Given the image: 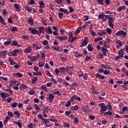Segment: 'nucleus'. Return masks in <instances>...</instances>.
Here are the masks:
<instances>
[{"mask_svg": "<svg viewBox=\"0 0 128 128\" xmlns=\"http://www.w3.org/2000/svg\"><path fill=\"white\" fill-rule=\"evenodd\" d=\"M42 44H44V46H48V40H44L42 42Z\"/></svg>", "mask_w": 128, "mask_h": 128, "instance_id": "obj_42", "label": "nucleus"}, {"mask_svg": "<svg viewBox=\"0 0 128 128\" xmlns=\"http://www.w3.org/2000/svg\"><path fill=\"white\" fill-rule=\"evenodd\" d=\"M11 32H16L18 30V28L14 26L10 29Z\"/></svg>", "mask_w": 128, "mask_h": 128, "instance_id": "obj_41", "label": "nucleus"}, {"mask_svg": "<svg viewBox=\"0 0 128 128\" xmlns=\"http://www.w3.org/2000/svg\"><path fill=\"white\" fill-rule=\"evenodd\" d=\"M14 52H16V54H22V50L18 49L14 50H13Z\"/></svg>", "mask_w": 128, "mask_h": 128, "instance_id": "obj_36", "label": "nucleus"}, {"mask_svg": "<svg viewBox=\"0 0 128 128\" xmlns=\"http://www.w3.org/2000/svg\"><path fill=\"white\" fill-rule=\"evenodd\" d=\"M12 42V40L9 38L6 42H4V46H8V44H10Z\"/></svg>", "mask_w": 128, "mask_h": 128, "instance_id": "obj_7", "label": "nucleus"}, {"mask_svg": "<svg viewBox=\"0 0 128 128\" xmlns=\"http://www.w3.org/2000/svg\"><path fill=\"white\" fill-rule=\"evenodd\" d=\"M65 106H66V108H68V106H70V101H68L66 104L65 105Z\"/></svg>", "mask_w": 128, "mask_h": 128, "instance_id": "obj_56", "label": "nucleus"}, {"mask_svg": "<svg viewBox=\"0 0 128 128\" xmlns=\"http://www.w3.org/2000/svg\"><path fill=\"white\" fill-rule=\"evenodd\" d=\"M102 52H108V50L106 48L102 47Z\"/></svg>", "mask_w": 128, "mask_h": 128, "instance_id": "obj_49", "label": "nucleus"}, {"mask_svg": "<svg viewBox=\"0 0 128 128\" xmlns=\"http://www.w3.org/2000/svg\"><path fill=\"white\" fill-rule=\"evenodd\" d=\"M6 51L0 52V56H6Z\"/></svg>", "mask_w": 128, "mask_h": 128, "instance_id": "obj_14", "label": "nucleus"}, {"mask_svg": "<svg viewBox=\"0 0 128 128\" xmlns=\"http://www.w3.org/2000/svg\"><path fill=\"white\" fill-rule=\"evenodd\" d=\"M108 24L112 28H114V24L112 21H108Z\"/></svg>", "mask_w": 128, "mask_h": 128, "instance_id": "obj_32", "label": "nucleus"}, {"mask_svg": "<svg viewBox=\"0 0 128 128\" xmlns=\"http://www.w3.org/2000/svg\"><path fill=\"white\" fill-rule=\"evenodd\" d=\"M76 95L74 94L73 96H72V98H70V100L72 102H74V98L76 100Z\"/></svg>", "mask_w": 128, "mask_h": 128, "instance_id": "obj_55", "label": "nucleus"}, {"mask_svg": "<svg viewBox=\"0 0 128 128\" xmlns=\"http://www.w3.org/2000/svg\"><path fill=\"white\" fill-rule=\"evenodd\" d=\"M60 72H64L66 70V68H64V67H61L59 68Z\"/></svg>", "mask_w": 128, "mask_h": 128, "instance_id": "obj_44", "label": "nucleus"}, {"mask_svg": "<svg viewBox=\"0 0 128 128\" xmlns=\"http://www.w3.org/2000/svg\"><path fill=\"white\" fill-rule=\"evenodd\" d=\"M31 34H36V30L32 29L31 30Z\"/></svg>", "mask_w": 128, "mask_h": 128, "instance_id": "obj_53", "label": "nucleus"}, {"mask_svg": "<svg viewBox=\"0 0 128 128\" xmlns=\"http://www.w3.org/2000/svg\"><path fill=\"white\" fill-rule=\"evenodd\" d=\"M11 46H22L21 45L18 44V42L16 41H12Z\"/></svg>", "mask_w": 128, "mask_h": 128, "instance_id": "obj_8", "label": "nucleus"}, {"mask_svg": "<svg viewBox=\"0 0 128 128\" xmlns=\"http://www.w3.org/2000/svg\"><path fill=\"white\" fill-rule=\"evenodd\" d=\"M88 44V37H85L83 42H82L81 44L80 45V48L83 46H86Z\"/></svg>", "mask_w": 128, "mask_h": 128, "instance_id": "obj_2", "label": "nucleus"}, {"mask_svg": "<svg viewBox=\"0 0 128 128\" xmlns=\"http://www.w3.org/2000/svg\"><path fill=\"white\" fill-rule=\"evenodd\" d=\"M121 36H122V38H124L126 36V32H124V31L121 30Z\"/></svg>", "mask_w": 128, "mask_h": 128, "instance_id": "obj_27", "label": "nucleus"}, {"mask_svg": "<svg viewBox=\"0 0 128 128\" xmlns=\"http://www.w3.org/2000/svg\"><path fill=\"white\" fill-rule=\"evenodd\" d=\"M108 110H112V105L110 104V102H108Z\"/></svg>", "mask_w": 128, "mask_h": 128, "instance_id": "obj_37", "label": "nucleus"}, {"mask_svg": "<svg viewBox=\"0 0 128 128\" xmlns=\"http://www.w3.org/2000/svg\"><path fill=\"white\" fill-rule=\"evenodd\" d=\"M0 22L2 24H4V26H6V24L4 21V18L2 16L0 15Z\"/></svg>", "mask_w": 128, "mask_h": 128, "instance_id": "obj_12", "label": "nucleus"}, {"mask_svg": "<svg viewBox=\"0 0 128 128\" xmlns=\"http://www.w3.org/2000/svg\"><path fill=\"white\" fill-rule=\"evenodd\" d=\"M18 102H14L11 104V106L12 108H16V106H18Z\"/></svg>", "mask_w": 128, "mask_h": 128, "instance_id": "obj_26", "label": "nucleus"}, {"mask_svg": "<svg viewBox=\"0 0 128 128\" xmlns=\"http://www.w3.org/2000/svg\"><path fill=\"white\" fill-rule=\"evenodd\" d=\"M99 106L100 107V112H106L108 110V106L104 103H100Z\"/></svg>", "mask_w": 128, "mask_h": 128, "instance_id": "obj_1", "label": "nucleus"}, {"mask_svg": "<svg viewBox=\"0 0 128 128\" xmlns=\"http://www.w3.org/2000/svg\"><path fill=\"white\" fill-rule=\"evenodd\" d=\"M12 98H10V97H8L7 99H6V102H8V104L10 103V102H12Z\"/></svg>", "mask_w": 128, "mask_h": 128, "instance_id": "obj_52", "label": "nucleus"}, {"mask_svg": "<svg viewBox=\"0 0 128 128\" xmlns=\"http://www.w3.org/2000/svg\"><path fill=\"white\" fill-rule=\"evenodd\" d=\"M78 105H76L75 106H72L71 108V110H74V111H76V110H78Z\"/></svg>", "mask_w": 128, "mask_h": 128, "instance_id": "obj_23", "label": "nucleus"}, {"mask_svg": "<svg viewBox=\"0 0 128 128\" xmlns=\"http://www.w3.org/2000/svg\"><path fill=\"white\" fill-rule=\"evenodd\" d=\"M82 108L85 112H90V110H88V107H84L83 106L82 107Z\"/></svg>", "mask_w": 128, "mask_h": 128, "instance_id": "obj_17", "label": "nucleus"}, {"mask_svg": "<svg viewBox=\"0 0 128 128\" xmlns=\"http://www.w3.org/2000/svg\"><path fill=\"white\" fill-rule=\"evenodd\" d=\"M52 48H54V50H56L58 52H62V48L60 46H52Z\"/></svg>", "mask_w": 128, "mask_h": 128, "instance_id": "obj_3", "label": "nucleus"}, {"mask_svg": "<svg viewBox=\"0 0 128 128\" xmlns=\"http://www.w3.org/2000/svg\"><path fill=\"white\" fill-rule=\"evenodd\" d=\"M33 48H36V50H40V48H42V46L40 44H33Z\"/></svg>", "mask_w": 128, "mask_h": 128, "instance_id": "obj_9", "label": "nucleus"}, {"mask_svg": "<svg viewBox=\"0 0 128 128\" xmlns=\"http://www.w3.org/2000/svg\"><path fill=\"white\" fill-rule=\"evenodd\" d=\"M26 10H28V12H32V8H30V6H26Z\"/></svg>", "mask_w": 128, "mask_h": 128, "instance_id": "obj_58", "label": "nucleus"}, {"mask_svg": "<svg viewBox=\"0 0 128 128\" xmlns=\"http://www.w3.org/2000/svg\"><path fill=\"white\" fill-rule=\"evenodd\" d=\"M32 48L31 47H28L27 48H26L24 52H26V54H29V52H31L32 50Z\"/></svg>", "mask_w": 128, "mask_h": 128, "instance_id": "obj_10", "label": "nucleus"}, {"mask_svg": "<svg viewBox=\"0 0 128 128\" xmlns=\"http://www.w3.org/2000/svg\"><path fill=\"white\" fill-rule=\"evenodd\" d=\"M50 124V122H46V124H45L46 126H47V128H50V126H52V124Z\"/></svg>", "mask_w": 128, "mask_h": 128, "instance_id": "obj_57", "label": "nucleus"}, {"mask_svg": "<svg viewBox=\"0 0 128 128\" xmlns=\"http://www.w3.org/2000/svg\"><path fill=\"white\" fill-rule=\"evenodd\" d=\"M58 16H59V18L62 19V18L64 16V14H62V12H59L58 14Z\"/></svg>", "mask_w": 128, "mask_h": 128, "instance_id": "obj_60", "label": "nucleus"}, {"mask_svg": "<svg viewBox=\"0 0 128 128\" xmlns=\"http://www.w3.org/2000/svg\"><path fill=\"white\" fill-rule=\"evenodd\" d=\"M8 114L9 116H10V118H14V113H12V112H8Z\"/></svg>", "mask_w": 128, "mask_h": 128, "instance_id": "obj_46", "label": "nucleus"}, {"mask_svg": "<svg viewBox=\"0 0 128 128\" xmlns=\"http://www.w3.org/2000/svg\"><path fill=\"white\" fill-rule=\"evenodd\" d=\"M78 86V83L76 82H74L72 84L71 86H74V87H76Z\"/></svg>", "mask_w": 128, "mask_h": 128, "instance_id": "obj_64", "label": "nucleus"}, {"mask_svg": "<svg viewBox=\"0 0 128 128\" xmlns=\"http://www.w3.org/2000/svg\"><path fill=\"white\" fill-rule=\"evenodd\" d=\"M38 4H40V8H44V5L46 4L44 2V1H39Z\"/></svg>", "mask_w": 128, "mask_h": 128, "instance_id": "obj_11", "label": "nucleus"}, {"mask_svg": "<svg viewBox=\"0 0 128 128\" xmlns=\"http://www.w3.org/2000/svg\"><path fill=\"white\" fill-rule=\"evenodd\" d=\"M97 2L98 4H100L101 6H104V0H98Z\"/></svg>", "mask_w": 128, "mask_h": 128, "instance_id": "obj_38", "label": "nucleus"}, {"mask_svg": "<svg viewBox=\"0 0 128 128\" xmlns=\"http://www.w3.org/2000/svg\"><path fill=\"white\" fill-rule=\"evenodd\" d=\"M16 76L18 78H22L23 74L20 72H18L17 74H16Z\"/></svg>", "mask_w": 128, "mask_h": 128, "instance_id": "obj_54", "label": "nucleus"}, {"mask_svg": "<svg viewBox=\"0 0 128 128\" xmlns=\"http://www.w3.org/2000/svg\"><path fill=\"white\" fill-rule=\"evenodd\" d=\"M28 58H30V60H32V62H35V60H38L36 56L31 57L30 56H28Z\"/></svg>", "mask_w": 128, "mask_h": 128, "instance_id": "obj_13", "label": "nucleus"}, {"mask_svg": "<svg viewBox=\"0 0 128 128\" xmlns=\"http://www.w3.org/2000/svg\"><path fill=\"white\" fill-rule=\"evenodd\" d=\"M8 120H10V118L8 116H7L5 120L3 122L4 126H6V124H8Z\"/></svg>", "mask_w": 128, "mask_h": 128, "instance_id": "obj_15", "label": "nucleus"}, {"mask_svg": "<svg viewBox=\"0 0 128 128\" xmlns=\"http://www.w3.org/2000/svg\"><path fill=\"white\" fill-rule=\"evenodd\" d=\"M88 74L85 73L84 74V76H83L84 80H88Z\"/></svg>", "mask_w": 128, "mask_h": 128, "instance_id": "obj_34", "label": "nucleus"}, {"mask_svg": "<svg viewBox=\"0 0 128 128\" xmlns=\"http://www.w3.org/2000/svg\"><path fill=\"white\" fill-rule=\"evenodd\" d=\"M28 22L30 24V26L34 25V19L32 18H30L28 20Z\"/></svg>", "mask_w": 128, "mask_h": 128, "instance_id": "obj_21", "label": "nucleus"}, {"mask_svg": "<svg viewBox=\"0 0 128 128\" xmlns=\"http://www.w3.org/2000/svg\"><path fill=\"white\" fill-rule=\"evenodd\" d=\"M83 20L84 22H87V20H88V16H84L83 18Z\"/></svg>", "mask_w": 128, "mask_h": 128, "instance_id": "obj_39", "label": "nucleus"}, {"mask_svg": "<svg viewBox=\"0 0 128 128\" xmlns=\"http://www.w3.org/2000/svg\"><path fill=\"white\" fill-rule=\"evenodd\" d=\"M116 36H122V30L118 31L116 33Z\"/></svg>", "mask_w": 128, "mask_h": 128, "instance_id": "obj_59", "label": "nucleus"}, {"mask_svg": "<svg viewBox=\"0 0 128 128\" xmlns=\"http://www.w3.org/2000/svg\"><path fill=\"white\" fill-rule=\"evenodd\" d=\"M14 114H16V116H17L18 118L20 117V112L18 111H14Z\"/></svg>", "mask_w": 128, "mask_h": 128, "instance_id": "obj_25", "label": "nucleus"}, {"mask_svg": "<svg viewBox=\"0 0 128 128\" xmlns=\"http://www.w3.org/2000/svg\"><path fill=\"white\" fill-rule=\"evenodd\" d=\"M109 22H114V19L112 17H110L108 19Z\"/></svg>", "mask_w": 128, "mask_h": 128, "instance_id": "obj_62", "label": "nucleus"}, {"mask_svg": "<svg viewBox=\"0 0 128 128\" xmlns=\"http://www.w3.org/2000/svg\"><path fill=\"white\" fill-rule=\"evenodd\" d=\"M42 120L43 121V122L44 124H46V122H50V120H48V119H46V118H42Z\"/></svg>", "mask_w": 128, "mask_h": 128, "instance_id": "obj_43", "label": "nucleus"}, {"mask_svg": "<svg viewBox=\"0 0 128 128\" xmlns=\"http://www.w3.org/2000/svg\"><path fill=\"white\" fill-rule=\"evenodd\" d=\"M39 30H36V34H38V36H40V34L43 32L44 30V26H41L40 28H38Z\"/></svg>", "mask_w": 128, "mask_h": 128, "instance_id": "obj_5", "label": "nucleus"}, {"mask_svg": "<svg viewBox=\"0 0 128 128\" xmlns=\"http://www.w3.org/2000/svg\"><path fill=\"white\" fill-rule=\"evenodd\" d=\"M126 10V6H120L118 9V12H122V10Z\"/></svg>", "mask_w": 128, "mask_h": 128, "instance_id": "obj_22", "label": "nucleus"}, {"mask_svg": "<svg viewBox=\"0 0 128 128\" xmlns=\"http://www.w3.org/2000/svg\"><path fill=\"white\" fill-rule=\"evenodd\" d=\"M58 12H64V14H70V12L66 9H64V8H60L58 10Z\"/></svg>", "mask_w": 128, "mask_h": 128, "instance_id": "obj_4", "label": "nucleus"}, {"mask_svg": "<svg viewBox=\"0 0 128 128\" xmlns=\"http://www.w3.org/2000/svg\"><path fill=\"white\" fill-rule=\"evenodd\" d=\"M64 124L65 128H70V124H68V122H64Z\"/></svg>", "mask_w": 128, "mask_h": 128, "instance_id": "obj_61", "label": "nucleus"}, {"mask_svg": "<svg viewBox=\"0 0 128 128\" xmlns=\"http://www.w3.org/2000/svg\"><path fill=\"white\" fill-rule=\"evenodd\" d=\"M28 86L26 85V84H21L20 86V88L21 90H22L24 88V90H26V88H28Z\"/></svg>", "mask_w": 128, "mask_h": 128, "instance_id": "obj_18", "label": "nucleus"}, {"mask_svg": "<svg viewBox=\"0 0 128 128\" xmlns=\"http://www.w3.org/2000/svg\"><path fill=\"white\" fill-rule=\"evenodd\" d=\"M116 44H119V46H122V41H120V40H116Z\"/></svg>", "mask_w": 128, "mask_h": 128, "instance_id": "obj_51", "label": "nucleus"}, {"mask_svg": "<svg viewBox=\"0 0 128 128\" xmlns=\"http://www.w3.org/2000/svg\"><path fill=\"white\" fill-rule=\"evenodd\" d=\"M104 58V54H99L98 55H97L96 56V58Z\"/></svg>", "mask_w": 128, "mask_h": 128, "instance_id": "obj_35", "label": "nucleus"}, {"mask_svg": "<svg viewBox=\"0 0 128 128\" xmlns=\"http://www.w3.org/2000/svg\"><path fill=\"white\" fill-rule=\"evenodd\" d=\"M87 48L88 52H92L94 50V48H92V46L90 44H88Z\"/></svg>", "mask_w": 128, "mask_h": 128, "instance_id": "obj_19", "label": "nucleus"}, {"mask_svg": "<svg viewBox=\"0 0 128 128\" xmlns=\"http://www.w3.org/2000/svg\"><path fill=\"white\" fill-rule=\"evenodd\" d=\"M102 40V38H96L94 40V42H98V40Z\"/></svg>", "mask_w": 128, "mask_h": 128, "instance_id": "obj_48", "label": "nucleus"}, {"mask_svg": "<svg viewBox=\"0 0 128 128\" xmlns=\"http://www.w3.org/2000/svg\"><path fill=\"white\" fill-rule=\"evenodd\" d=\"M48 30L46 31L47 34H52V30L50 29V27L48 28Z\"/></svg>", "mask_w": 128, "mask_h": 128, "instance_id": "obj_47", "label": "nucleus"}, {"mask_svg": "<svg viewBox=\"0 0 128 128\" xmlns=\"http://www.w3.org/2000/svg\"><path fill=\"white\" fill-rule=\"evenodd\" d=\"M14 7L18 12H20V6L16 4H14Z\"/></svg>", "mask_w": 128, "mask_h": 128, "instance_id": "obj_20", "label": "nucleus"}, {"mask_svg": "<svg viewBox=\"0 0 128 128\" xmlns=\"http://www.w3.org/2000/svg\"><path fill=\"white\" fill-rule=\"evenodd\" d=\"M38 65H39L40 68H42V66H44V63L42 62H39Z\"/></svg>", "mask_w": 128, "mask_h": 128, "instance_id": "obj_63", "label": "nucleus"}, {"mask_svg": "<svg viewBox=\"0 0 128 128\" xmlns=\"http://www.w3.org/2000/svg\"><path fill=\"white\" fill-rule=\"evenodd\" d=\"M56 38L58 40H68V37L67 36H58L56 37Z\"/></svg>", "mask_w": 128, "mask_h": 128, "instance_id": "obj_6", "label": "nucleus"}, {"mask_svg": "<svg viewBox=\"0 0 128 128\" xmlns=\"http://www.w3.org/2000/svg\"><path fill=\"white\" fill-rule=\"evenodd\" d=\"M28 94H29L32 95V94H36V92H34V90H32L28 92Z\"/></svg>", "mask_w": 128, "mask_h": 128, "instance_id": "obj_45", "label": "nucleus"}, {"mask_svg": "<svg viewBox=\"0 0 128 128\" xmlns=\"http://www.w3.org/2000/svg\"><path fill=\"white\" fill-rule=\"evenodd\" d=\"M0 95L1 96L2 98L4 99V100H6V99H4V98H6V93H0Z\"/></svg>", "mask_w": 128, "mask_h": 128, "instance_id": "obj_24", "label": "nucleus"}, {"mask_svg": "<svg viewBox=\"0 0 128 128\" xmlns=\"http://www.w3.org/2000/svg\"><path fill=\"white\" fill-rule=\"evenodd\" d=\"M75 54H76V56L77 58H80V57H82V54L80 53H78V52H75Z\"/></svg>", "mask_w": 128, "mask_h": 128, "instance_id": "obj_33", "label": "nucleus"}, {"mask_svg": "<svg viewBox=\"0 0 128 128\" xmlns=\"http://www.w3.org/2000/svg\"><path fill=\"white\" fill-rule=\"evenodd\" d=\"M54 94H49V97L47 100H54Z\"/></svg>", "mask_w": 128, "mask_h": 128, "instance_id": "obj_28", "label": "nucleus"}, {"mask_svg": "<svg viewBox=\"0 0 128 128\" xmlns=\"http://www.w3.org/2000/svg\"><path fill=\"white\" fill-rule=\"evenodd\" d=\"M104 114L105 116H112V112H110V111H108L107 112H104Z\"/></svg>", "mask_w": 128, "mask_h": 128, "instance_id": "obj_29", "label": "nucleus"}, {"mask_svg": "<svg viewBox=\"0 0 128 128\" xmlns=\"http://www.w3.org/2000/svg\"><path fill=\"white\" fill-rule=\"evenodd\" d=\"M37 81H38V78L34 77V78L32 80V84H36Z\"/></svg>", "mask_w": 128, "mask_h": 128, "instance_id": "obj_40", "label": "nucleus"}, {"mask_svg": "<svg viewBox=\"0 0 128 128\" xmlns=\"http://www.w3.org/2000/svg\"><path fill=\"white\" fill-rule=\"evenodd\" d=\"M118 54L120 58H122L124 56V51H122V50H120L118 52Z\"/></svg>", "mask_w": 128, "mask_h": 128, "instance_id": "obj_31", "label": "nucleus"}, {"mask_svg": "<svg viewBox=\"0 0 128 128\" xmlns=\"http://www.w3.org/2000/svg\"><path fill=\"white\" fill-rule=\"evenodd\" d=\"M14 122V124H17L18 126L20 128H22V122Z\"/></svg>", "mask_w": 128, "mask_h": 128, "instance_id": "obj_16", "label": "nucleus"}, {"mask_svg": "<svg viewBox=\"0 0 128 128\" xmlns=\"http://www.w3.org/2000/svg\"><path fill=\"white\" fill-rule=\"evenodd\" d=\"M92 91L93 92V94H96L98 92V90L96 89H95L94 87H92Z\"/></svg>", "mask_w": 128, "mask_h": 128, "instance_id": "obj_30", "label": "nucleus"}, {"mask_svg": "<svg viewBox=\"0 0 128 128\" xmlns=\"http://www.w3.org/2000/svg\"><path fill=\"white\" fill-rule=\"evenodd\" d=\"M106 30L108 34H112V29H110V28H107L106 29Z\"/></svg>", "mask_w": 128, "mask_h": 128, "instance_id": "obj_50", "label": "nucleus"}]
</instances>
